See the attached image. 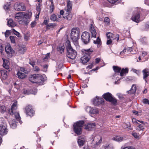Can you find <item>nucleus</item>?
I'll return each mask as SVG.
<instances>
[{
  "mask_svg": "<svg viewBox=\"0 0 149 149\" xmlns=\"http://www.w3.org/2000/svg\"><path fill=\"white\" fill-rule=\"evenodd\" d=\"M41 4L40 3H38L36 5V9L37 11L38 12V14L40 13L41 8Z\"/></svg>",
  "mask_w": 149,
  "mask_h": 149,
  "instance_id": "c03bdc74",
  "label": "nucleus"
},
{
  "mask_svg": "<svg viewBox=\"0 0 149 149\" xmlns=\"http://www.w3.org/2000/svg\"><path fill=\"white\" fill-rule=\"evenodd\" d=\"M140 14L138 13L134 14L131 17V19L134 21L138 23L140 21Z\"/></svg>",
  "mask_w": 149,
  "mask_h": 149,
  "instance_id": "f3484780",
  "label": "nucleus"
},
{
  "mask_svg": "<svg viewBox=\"0 0 149 149\" xmlns=\"http://www.w3.org/2000/svg\"><path fill=\"white\" fill-rule=\"evenodd\" d=\"M2 60L3 61V67L6 69H9V63L8 61L4 58H3Z\"/></svg>",
  "mask_w": 149,
  "mask_h": 149,
  "instance_id": "412c9836",
  "label": "nucleus"
},
{
  "mask_svg": "<svg viewBox=\"0 0 149 149\" xmlns=\"http://www.w3.org/2000/svg\"><path fill=\"white\" fill-rule=\"evenodd\" d=\"M26 114L31 116H33L34 113V111L32 109L31 106H28L25 108Z\"/></svg>",
  "mask_w": 149,
  "mask_h": 149,
  "instance_id": "2eb2a0df",
  "label": "nucleus"
},
{
  "mask_svg": "<svg viewBox=\"0 0 149 149\" xmlns=\"http://www.w3.org/2000/svg\"><path fill=\"white\" fill-rule=\"evenodd\" d=\"M110 148V146L108 145H107L106 146H103L101 149H109Z\"/></svg>",
  "mask_w": 149,
  "mask_h": 149,
  "instance_id": "4d7b16f0",
  "label": "nucleus"
},
{
  "mask_svg": "<svg viewBox=\"0 0 149 149\" xmlns=\"http://www.w3.org/2000/svg\"><path fill=\"white\" fill-rule=\"evenodd\" d=\"M37 74L31 75L29 78V80L33 83H36Z\"/></svg>",
  "mask_w": 149,
  "mask_h": 149,
  "instance_id": "393cba45",
  "label": "nucleus"
},
{
  "mask_svg": "<svg viewBox=\"0 0 149 149\" xmlns=\"http://www.w3.org/2000/svg\"><path fill=\"white\" fill-rule=\"evenodd\" d=\"M50 19L54 21H58V19H57V17L56 16V15L54 14H53L51 15L50 17Z\"/></svg>",
  "mask_w": 149,
  "mask_h": 149,
  "instance_id": "79ce46f5",
  "label": "nucleus"
},
{
  "mask_svg": "<svg viewBox=\"0 0 149 149\" xmlns=\"http://www.w3.org/2000/svg\"><path fill=\"white\" fill-rule=\"evenodd\" d=\"M13 31L14 33V34L17 36V37H20V33L16 31L15 29H13Z\"/></svg>",
  "mask_w": 149,
  "mask_h": 149,
  "instance_id": "09e8293b",
  "label": "nucleus"
},
{
  "mask_svg": "<svg viewBox=\"0 0 149 149\" xmlns=\"http://www.w3.org/2000/svg\"><path fill=\"white\" fill-rule=\"evenodd\" d=\"M8 132L6 124L5 123H2L0 125V134L4 136Z\"/></svg>",
  "mask_w": 149,
  "mask_h": 149,
  "instance_id": "0eeeda50",
  "label": "nucleus"
},
{
  "mask_svg": "<svg viewBox=\"0 0 149 149\" xmlns=\"http://www.w3.org/2000/svg\"><path fill=\"white\" fill-rule=\"evenodd\" d=\"M27 17H25L24 19L19 20L18 22L20 24L27 25L29 23L28 20L27 19Z\"/></svg>",
  "mask_w": 149,
  "mask_h": 149,
  "instance_id": "b1692460",
  "label": "nucleus"
},
{
  "mask_svg": "<svg viewBox=\"0 0 149 149\" xmlns=\"http://www.w3.org/2000/svg\"><path fill=\"white\" fill-rule=\"evenodd\" d=\"M27 14L24 12H19L16 14L15 18L17 19H24L25 17H28Z\"/></svg>",
  "mask_w": 149,
  "mask_h": 149,
  "instance_id": "9b49d317",
  "label": "nucleus"
},
{
  "mask_svg": "<svg viewBox=\"0 0 149 149\" xmlns=\"http://www.w3.org/2000/svg\"><path fill=\"white\" fill-rule=\"evenodd\" d=\"M0 111L1 113H3L6 111V108L5 106H2L1 107Z\"/></svg>",
  "mask_w": 149,
  "mask_h": 149,
  "instance_id": "8fccbe9b",
  "label": "nucleus"
},
{
  "mask_svg": "<svg viewBox=\"0 0 149 149\" xmlns=\"http://www.w3.org/2000/svg\"><path fill=\"white\" fill-rule=\"evenodd\" d=\"M48 65L47 64L44 65L43 66V68L44 69V70L45 71H46L47 70L48 68Z\"/></svg>",
  "mask_w": 149,
  "mask_h": 149,
  "instance_id": "774afa93",
  "label": "nucleus"
},
{
  "mask_svg": "<svg viewBox=\"0 0 149 149\" xmlns=\"http://www.w3.org/2000/svg\"><path fill=\"white\" fill-rule=\"evenodd\" d=\"M17 38L16 36H10V37L11 42L12 43L14 44L15 43V40Z\"/></svg>",
  "mask_w": 149,
  "mask_h": 149,
  "instance_id": "a18cd8bd",
  "label": "nucleus"
},
{
  "mask_svg": "<svg viewBox=\"0 0 149 149\" xmlns=\"http://www.w3.org/2000/svg\"><path fill=\"white\" fill-rule=\"evenodd\" d=\"M10 126L12 128H14L16 127V123L15 119L10 120L9 121Z\"/></svg>",
  "mask_w": 149,
  "mask_h": 149,
  "instance_id": "cd10ccee",
  "label": "nucleus"
},
{
  "mask_svg": "<svg viewBox=\"0 0 149 149\" xmlns=\"http://www.w3.org/2000/svg\"><path fill=\"white\" fill-rule=\"evenodd\" d=\"M104 22L107 24H109L110 22L109 19L108 17H105L104 19Z\"/></svg>",
  "mask_w": 149,
  "mask_h": 149,
  "instance_id": "6e6d98bb",
  "label": "nucleus"
},
{
  "mask_svg": "<svg viewBox=\"0 0 149 149\" xmlns=\"http://www.w3.org/2000/svg\"><path fill=\"white\" fill-rule=\"evenodd\" d=\"M26 50V48L25 46L21 45L19 46L18 49V51L21 54H23Z\"/></svg>",
  "mask_w": 149,
  "mask_h": 149,
  "instance_id": "bb28decb",
  "label": "nucleus"
},
{
  "mask_svg": "<svg viewBox=\"0 0 149 149\" xmlns=\"http://www.w3.org/2000/svg\"><path fill=\"white\" fill-rule=\"evenodd\" d=\"M1 74L3 79H5L7 77V71L6 70H4L1 72Z\"/></svg>",
  "mask_w": 149,
  "mask_h": 149,
  "instance_id": "4c0bfd02",
  "label": "nucleus"
},
{
  "mask_svg": "<svg viewBox=\"0 0 149 149\" xmlns=\"http://www.w3.org/2000/svg\"><path fill=\"white\" fill-rule=\"evenodd\" d=\"M14 8L18 11H24L26 9L25 6L23 3H16L14 5Z\"/></svg>",
  "mask_w": 149,
  "mask_h": 149,
  "instance_id": "9d476101",
  "label": "nucleus"
},
{
  "mask_svg": "<svg viewBox=\"0 0 149 149\" xmlns=\"http://www.w3.org/2000/svg\"><path fill=\"white\" fill-rule=\"evenodd\" d=\"M113 68L115 72L119 73L121 70V68L117 66H113Z\"/></svg>",
  "mask_w": 149,
  "mask_h": 149,
  "instance_id": "37998d69",
  "label": "nucleus"
},
{
  "mask_svg": "<svg viewBox=\"0 0 149 149\" xmlns=\"http://www.w3.org/2000/svg\"><path fill=\"white\" fill-rule=\"evenodd\" d=\"M49 18L48 17H45V20L43 22V24L45 25H47L49 22Z\"/></svg>",
  "mask_w": 149,
  "mask_h": 149,
  "instance_id": "5fc2aeb1",
  "label": "nucleus"
},
{
  "mask_svg": "<svg viewBox=\"0 0 149 149\" xmlns=\"http://www.w3.org/2000/svg\"><path fill=\"white\" fill-rule=\"evenodd\" d=\"M10 35V32L9 31L7 30L5 32V36L6 38H7Z\"/></svg>",
  "mask_w": 149,
  "mask_h": 149,
  "instance_id": "052dcab7",
  "label": "nucleus"
},
{
  "mask_svg": "<svg viewBox=\"0 0 149 149\" xmlns=\"http://www.w3.org/2000/svg\"><path fill=\"white\" fill-rule=\"evenodd\" d=\"M118 0H107V1L111 3H114Z\"/></svg>",
  "mask_w": 149,
  "mask_h": 149,
  "instance_id": "e2e57ef3",
  "label": "nucleus"
},
{
  "mask_svg": "<svg viewBox=\"0 0 149 149\" xmlns=\"http://www.w3.org/2000/svg\"><path fill=\"white\" fill-rule=\"evenodd\" d=\"M143 103L145 104H148L149 105V100L147 99H145L143 100Z\"/></svg>",
  "mask_w": 149,
  "mask_h": 149,
  "instance_id": "13d9d810",
  "label": "nucleus"
},
{
  "mask_svg": "<svg viewBox=\"0 0 149 149\" xmlns=\"http://www.w3.org/2000/svg\"><path fill=\"white\" fill-rule=\"evenodd\" d=\"M17 102H15L11 106L10 110H9V112L10 115H13L14 112H15V110L17 108Z\"/></svg>",
  "mask_w": 149,
  "mask_h": 149,
  "instance_id": "dca6fc26",
  "label": "nucleus"
},
{
  "mask_svg": "<svg viewBox=\"0 0 149 149\" xmlns=\"http://www.w3.org/2000/svg\"><path fill=\"white\" fill-rule=\"evenodd\" d=\"M85 141V136H84L78 137V142L79 146H83Z\"/></svg>",
  "mask_w": 149,
  "mask_h": 149,
  "instance_id": "6ab92c4d",
  "label": "nucleus"
},
{
  "mask_svg": "<svg viewBox=\"0 0 149 149\" xmlns=\"http://www.w3.org/2000/svg\"><path fill=\"white\" fill-rule=\"evenodd\" d=\"M103 98L107 101L111 102L112 104H115L117 102V100L113 97L111 94L109 93H107L103 95Z\"/></svg>",
  "mask_w": 149,
  "mask_h": 149,
  "instance_id": "39448f33",
  "label": "nucleus"
},
{
  "mask_svg": "<svg viewBox=\"0 0 149 149\" xmlns=\"http://www.w3.org/2000/svg\"><path fill=\"white\" fill-rule=\"evenodd\" d=\"M132 135L135 138L137 139H139L141 138V137L137 135V134L135 132H133L132 133Z\"/></svg>",
  "mask_w": 149,
  "mask_h": 149,
  "instance_id": "de8ad7c7",
  "label": "nucleus"
},
{
  "mask_svg": "<svg viewBox=\"0 0 149 149\" xmlns=\"http://www.w3.org/2000/svg\"><path fill=\"white\" fill-rule=\"evenodd\" d=\"M5 52L7 56L9 57H11L14 54V51L12 49L10 45H6L5 47Z\"/></svg>",
  "mask_w": 149,
  "mask_h": 149,
  "instance_id": "1a4fd4ad",
  "label": "nucleus"
},
{
  "mask_svg": "<svg viewBox=\"0 0 149 149\" xmlns=\"http://www.w3.org/2000/svg\"><path fill=\"white\" fill-rule=\"evenodd\" d=\"M34 70L36 72H38L40 70V68L37 66H36L35 67H33Z\"/></svg>",
  "mask_w": 149,
  "mask_h": 149,
  "instance_id": "680f3d73",
  "label": "nucleus"
},
{
  "mask_svg": "<svg viewBox=\"0 0 149 149\" xmlns=\"http://www.w3.org/2000/svg\"><path fill=\"white\" fill-rule=\"evenodd\" d=\"M126 50L127 49L126 48H125L123 51L120 53V54L121 55H122L126 52Z\"/></svg>",
  "mask_w": 149,
  "mask_h": 149,
  "instance_id": "338daca9",
  "label": "nucleus"
},
{
  "mask_svg": "<svg viewBox=\"0 0 149 149\" xmlns=\"http://www.w3.org/2000/svg\"><path fill=\"white\" fill-rule=\"evenodd\" d=\"M84 55L81 57V60L83 64L86 63L90 58V55L92 54L93 51L91 49H83L82 51Z\"/></svg>",
  "mask_w": 149,
  "mask_h": 149,
  "instance_id": "7ed1b4c3",
  "label": "nucleus"
},
{
  "mask_svg": "<svg viewBox=\"0 0 149 149\" xmlns=\"http://www.w3.org/2000/svg\"><path fill=\"white\" fill-rule=\"evenodd\" d=\"M84 122L83 120L79 121L74 124V130L75 133L77 135H80L82 132V127Z\"/></svg>",
  "mask_w": 149,
  "mask_h": 149,
  "instance_id": "20e7f679",
  "label": "nucleus"
},
{
  "mask_svg": "<svg viewBox=\"0 0 149 149\" xmlns=\"http://www.w3.org/2000/svg\"><path fill=\"white\" fill-rule=\"evenodd\" d=\"M93 141L96 142L95 147L97 148L102 142V138L100 135H97L95 137Z\"/></svg>",
  "mask_w": 149,
  "mask_h": 149,
  "instance_id": "4468645a",
  "label": "nucleus"
},
{
  "mask_svg": "<svg viewBox=\"0 0 149 149\" xmlns=\"http://www.w3.org/2000/svg\"><path fill=\"white\" fill-rule=\"evenodd\" d=\"M122 126L124 128H128L130 130H132V128H131L130 123L129 122L123 123L122 125Z\"/></svg>",
  "mask_w": 149,
  "mask_h": 149,
  "instance_id": "c9c22d12",
  "label": "nucleus"
},
{
  "mask_svg": "<svg viewBox=\"0 0 149 149\" xmlns=\"http://www.w3.org/2000/svg\"><path fill=\"white\" fill-rule=\"evenodd\" d=\"M112 40H110L109 39V40H107V45H111L112 42Z\"/></svg>",
  "mask_w": 149,
  "mask_h": 149,
  "instance_id": "0e129e2a",
  "label": "nucleus"
},
{
  "mask_svg": "<svg viewBox=\"0 0 149 149\" xmlns=\"http://www.w3.org/2000/svg\"><path fill=\"white\" fill-rule=\"evenodd\" d=\"M36 92H37V90H36V91L34 93H33L32 92H31L29 90H26L25 89H23L22 91V93L23 94H25V95H29L30 94H34L35 95L36 94Z\"/></svg>",
  "mask_w": 149,
  "mask_h": 149,
  "instance_id": "2f4dec72",
  "label": "nucleus"
},
{
  "mask_svg": "<svg viewBox=\"0 0 149 149\" xmlns=\"http://www.w3.org/2000/svg\"><path fill=\"white\" fill-rule=\"evenodd\" d=\"M93 43L95 44H97V47H99L101 43V42L100 39L98 37L96 40H94Z\"/></svg>",
  "mask_w": 149,
  "mask_h": 149,
  "instance_id": "a19ab883",
  "label": "nucleus"
},
{
  "mask_svg": "<svg viewBox=\"0 0 149 149\" xmlns=\"http://www.w3.org/2000/svg\"><path fill=\"white\" fill-rule=\"evenodd\" d=\"M3 51V48L2 44H0V52L2 55Z\"/></svg>",
  "mask_w": 149,
  "mask_h": 149,
  "instance_id": "bf43d9fd",
  "label": "nucleus"
},
{
  "mask_svg": "<svg viewBox=\"0 0 149 149\" xmlns=\"http://www.w3.org/2000/svg\"><path fill=\"white\" fill-rule=\"evenodd\" d=\"M128 72V69L127 68H126L125 69H123L121 70L120 72V75L121 76H124L125 74L127 73Z\"/></svg>",
  "mask_w": 149,
  "mask_h": 149,
  "instance_id": "473e14b6",
  "label": "nucleus"
},
{
  "mask_svg": "<svg viewBox=\"0 0 149 149\" xmlns=\"http://www.w3.org/2000/svg\"><path fill=\"white\" fill-rule=\"evenodd\" d=\"M132 70L134 72H135L137 74H138L139 73V71L138 70H137L135 69H132Z\"/></svg>",
  "mask_w": 149,
  "mask_h": 149,
  "instance_id": "69168bd1",
  "label": "nucleus"
},
{
  "mask_svg": "<svg viewBox=\"0 0 149 149\" xmlns=\"http://www.w3.org/2000/svg\"><path fill=\"white\" fill-rule=\"evenodd\" d=\"M65 12V16H64L63 17L64 18H65V17H66V19L68 20H71L72 19L73 16L72 13L71 12H68H68Z\"/></svg>",
  "mask_w": 149,
  "mask_h": 149,
  "instance_id": "4be33fe9",
  "label": "nucleus"
},
{
  "mask_svg": "<svg viewBox=\"0 0 149 149\" xmlns=\"http://www.w3.org/2000/svg\"><path fill=\"white\" fill-rule=\"evenodd\" d=\"M8 25L9 26L13 27L15 26L16 24L13 21V19H10L8 21Z\"/></svg>",
  "mask_w": 149,
  "mask_h": 149,
  "instance_id": "c85d7f7f",
  "label": "nucleus"
},
{
  "mask_svg": "<svg viewBox=\"0 0 149 149\" xmlns=\"http://www.w3.org/2000/svg\"><path fill=\"white\" fill-rule=\"evenodd\" d=\"M72 2L70 1H68L67 7L65 9V12H68H68H71L72 9Z\"/></svg>",
  "mask_w": 149,
  "mask_h": 149,
  "instance_id": "a211bd4d",
  "label": "nucleus"
},
{
  "mask_svg": "<svg viewBox=\"0 0 149 149\" xmlns=\"http://www.w3.org/2000/svg\"><path fill=\"white\" fill-rule=\"evenodd\" d=\"M10 3L9 2L6 5H4V8L5 10H7L10 7Z\"/></svg>",
  "mask_w": 149,
  "mask_h": 149,
  "instance_id": "864d4df0",
  "label": "nucleus"
},
{
  "mask_svg": "<svg viewBox=\"0 0 149 149\" xmlns=\"http://www.w3.org/2000/svg\"><path fill=\"white\" fill-rule=\"evenodd\" d=\"M112 139L117 141H121L123 140V138L122 137L120 136H117L113 137Z\"/></svg>",
  "mask_w": 149,
  "mask_h": 149,
  "instance_id": "f704fd0d",
  "label": "nucleus"
},
{
  "mask_svg": "<svg viewBox=\"0 0 149 149\" xmlns=\"http://www.w3.org/2000/svg\"><path fill=\"white\" fill-rule=\"evenodd\" d=\"M104 102L103 99L97 97L93 100V103L94 105L98 106L100 104H102Z\"/></svg>",
  "mask_w": 149,
  "mask_h": 149,
  "instance_id": "f8f14e48",
  "label": "nucleus"
},
{
  "mask_svg": "<svg viewBox=\"0 0 149 149\" xmlns=\"http://www.w3.org/2000/svg\"><path fill=\"white\" fill-rule=\"evenodd\" d=\"M136 128V130L138 131H143L144 128L143 126L140 124L138 123Z\"/></svg>",
  "mask_w": 149,
  "mask_h": 149,
  "instance_id": "58836bf2",
  "label": "nucleus"
},
{
  "mask_svg": "<svg viewBox=\"0 0 149 149\" xmlns=\"http://www.w3.org/2000/svg\"><path fill=\"white\" fill-rule=\"evenodd\" d=\"M56 26V24L55 23H49L46 26V28L47 30H48L50 29V28H53Z\"/></svg>",
  "mask_w": 149,
  "mask_h": 149,
  "instance_id": "ea45409f",
  "label": "nucleus"
},
{
  "mask_svg": "<svg viewBox=\"0 0 149 149\" xmlns=\"http://www.w3.org/2000/svg\"><path fill=\"white\" fill-rule=\"evenodd\" d=\"M107 38L108 39L113 40L115 39L114 35L111 33L108 32L106 33Z\"/></svg>",
  "mask_w": 149,
  "mask_h": 149,
  "instance_id": "7c9ffc66",
  "label": "nucleus"
},
{
  "mask_svg": "<svg viewBox=\"0 0 149 149\" xmlns=\"http://www.w3.org/2000/svg\"><path fill=\"white\" fill-rule=\"evenodd\" d=\"M50 53H47L46 55L44 58L43 60L44 61H46L50 57Z\"/></svg>",
  "mask_w": 149,
  "mask_h": 149,
  "instance_id": "3c124183",
  "label": "nucleus"
},
{
  "mask_svg": "<svg viewBox=\"0 0 149 149\" xmlns=\"http://www.w3.org/2000/svg\"><path fill=\"white\" fill-rule=\"evenodd\" d=\"M85 110L90 115L98 114L99 113V110L98 109L91 107H86L85 108Z\"/></svg>",
  "mask_w": 149,
  "mask_h": 149,
  "instance_id": "6e6552de",
  "label": "nucleus"
},
{
  "mask_svg": "<svg viewBox=\"0 0 149 149\" xmlns=\"http://www.w3.org/2000/svg\"><path fill=\"white\" fill-rule=\"evenodd\" d=\"M13 114L15 116L17 120L19 121L20 124H21L22 122L20 120L21 118L19 116V113L18 112H14Z\"/></svg>",
  "mask_w": 149,
  "mask_h": 149,
  "instance_id": "c756f323",
  "label": "nucleus"
},
{
  "mask_svg": "<svg viewBox=\"0 0 149 149\" xmlns=\"http://www.w3.org/2000/svg\"><path fill=\"white\" fill-rule=\"evenodd\" d=\"M95 127V123H89L87 125H86L85 129L90 130L94 129Z\"/></svg>",
  "mask_w": 149,
  "mask_h": 149,
  "instance_id": "aec40b11",
  "label": "nucleus"
},
{
  "mask_svg": "<svg viewBox=\"0 0 149 149\" xmlns=\"http://www.w3.org/2000/svg\"><path fill=\"white\" fill-rule=\"evenodd\" d=\"M54 9V3L51 4L50 6H49V13H52L53 12Z\"/></svg>",
  "mask_w": 149,
  "mask_h": 149,
  "instance_id": "49530a36",
  "label": "nucleus"
},
{
  "mask_svg": "<svg viewBox=\"0 0 149 149\" xmlns=\"http://www.w3.org/2000/svg\"><path fill=\"white\" fill-rule=\"evenodd\" d=\"M29 63L33 67H34V65H35V62L31 59H30Z\"/></svg>",
  "mask_w": 149,
  "mask_h": 149,
  "instance_id": "603ef678",
  "label": "nucleus"
},
{
  "mask_svg": "<svg viewBox=\"0 0 149 149\" xmlns=\"http://www.w3.org/2000/svg\"><path fill=\"white\" fill-rule=\"evenodd\" d=\"M79 30L78 28H73L71 30L70 38L74 45L79 47L78 40L79 36Z\"/></svg>",
  "mask_w": 149,
  "mask_h": 149,
  "instance_id": "f257e3e1",
  "label": "nucleus"
},
{
  "mask_svg": "<svg viewBox=\"0 0 149 149\" xmlns=\"http://www.w3.org/2000/svg\"><path fill=\"white\" fill-rule=\"evenodd\" d=\"M36 83L41 82L44 80V78L40 74H37Z\"/></svg>",
  "mask_w": 149,
  "mask_h": 149,
  "instance_id": "a878e982",
  "label": "nucleus"
},
{
  "mask_svg": "<svg viewBox=\"0 0 149 149\" xmlns=\"http://www.w3.org/2000/svg\"><path fill=\"white\" fill-rule=\"evenodd\" d=\"M17 75L18 77L20 79H24L26 77L25 74L22 72H20V71H19L17 72Z\"/></svg>",
  "mask_w": 149,
  "mask_h": 149,
  "instance_id": "72a5a7b5",
  "label": "nucleus"
},
{
  "mask_svg": "<svg viewBox=\"0 0 149 149\" xmlns=\"http://www.w3.org/2000/svg\"><path fill=\"white\" fill-rule=\"evenodd\" d=\"M142 72L143 74V78L146 81V78L149 75V69L148 68L144 69L143 70Z\"/></svg>",
  "mask_w": 149,
  "mask_h": 149,
  "instance_id": "5701e85b",
  "label": "nucleus"
},
{
  "mask_svg": "<svg viewBox=\"0 0 149 149\" xmlns=\"http://www.w3.org/2000/svg\"><path fill=\"white\" fill-rule=\"evenodd\" d=\"M90 37V34L88 33L84 32L81 36V40L85 44H87L89 42Z\"/></svg>",
  "mask_w": 149,
  "mask_h": 149,
  "instance_id": "423d86ee",
  "label": "nucleus"
},
{
  "mask_svg": "<svg viewBox=\"0 0 149 149\" xmlns=\"http://www.w3.org/2000/svg\"><path fill=\"white\" fill-rule=\"evenodd\" d=\"M65 45L67 51V56L71 59H74L76 56L77 53L75 50L72 49L70 41L67 40L66 42Z\"/></svg>",
  "mask_w": 149,
  "mask_h": 149,
  "instance_id": "f03ea898",
  "label": "nucleus"
},
{
  "mask_svg": "<svg viewBox=\"0 0 149 149\" xmlns=\"http://www.w3.org/2000/svg\"><path fill=\"white\" fill-rule=\"evenodd\" d=\"M136 91V87L135 85L133 84L132 87L131 89L129 91L128 93L129 94H133L135 93Z\"/></svg>",
  "mask_w": 149,
  "mask_h": 149,
  "instance_id": "e433bc0d",
  "label": "nucleus"
},
{
  "mask_svg": "<svg viewBox=\"0 0 149 149\" xmlns=\"http://www.w3.org/2000/svg\"><path fill=\"white\" fill-rule=\"evenodd\" d=\"M96 28L92 24H91L90 26V31L91 33L92 36L95 38L97 34L96 31Z\"/></svg>",
  "mask_w": 149,
  "mask_h": 149,
  "instance_id": "ddd939ff",
  "label": "nucleus"
}]
</instances>
